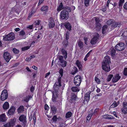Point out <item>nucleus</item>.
Here are the masks:
<instances>
[{"mask_svg": "<svg viewBox=\"0 0 127 127\" xmlns=\"http://www.w3.org/2000/svg\"><path fill=\"white\" fill-rule=\"evenodd\" d=\"M95 21L96 23H99L100 21V20L97 18H96Z\"/></svg>", "mask_w": 127, "mask_h": 127, "instance_id": "56", "label": "nucleus"}, {"mask_svg": "<svg viewBox=\"0 0 127 127\" xmlns=\"http://www.w3.org/2000/svg\"><path fill=\"white\" fill-rule=\"evenodd\" d=\"M123 74L125 75H127V68L124 69Z\"/></svg>", "mask_w": 127, "mask_h": 127, "instance_id": "51", "label": "nucleus"}, {"mask_svg": "<svg viewBox=\"0 0 127 127\" xmlns=\"http://www.w3.org/2000/svg\"><path fill=\"white\" fill-rule=\"evenodd\" d=\"M96 25L97 27H100L101 25L99 23H96Z\"/></svg>", "mask_w": 127, "mask_h": 127, "instance_id": "60", "label": "nucleus"}, {"mask_svg": "<svg viewBox=\"0 0 127 127\" xmlns=\"http://www.w3.org/2000/svg\"><path fill=\"white\" fill-rule=\"evenodd\" d=\"M34 87L32 86V87L31 88V89H30L31 91L32 92H33L34 90Z\"/></svg>", "mask_w": 127, "mask_h": 127, "instance_id": "63", "label": "nucleus"}, {"mask_svg": "<svg viewBox=\"0 0 127 127\" xmlns=\"http://www.w3.org/2000/svg\"><path fill=\"white\" fill-rule=\"evenodd\" d=\"M125 0H120L119 4V6L120 7L121 6L123 3L124 2Z\"/></svg>", "mask_w": 127, "mask_h": 127, "instance_id": "46", "label": "nucleus"}, {"mask_svg": "<svg viewBox=\"0 0 127 127\" xmlns=\"http://www.w3.org/2000/svg\"><path fill=\"white\" fill-rule=\"evenodd\" d=\"M114 20L112 19H110L108 20L107 22V23L108 25H110L113 23Z\"/></svg>", "mask_w": 127, "mask_h": 127, "instance_id": "41", "label": "nucleus"}, {"mask_svg": "<svg viewBox=\"0 0 127 127\" xmlns=\"http://www.w3.org/2000/svg\"><path fill=\"white\" fill-rule=\"evenodd\" d=\"M50 74V72H48V73H47L45 74V78L47 77L48 75H49Z\"/></svg>", "mask_w": 127, "mask_h": 127, "instance_id": "64", "label": "nucleus"}, {"mask_svg": "<svg viewBox=\"0 0 127 127\" xmlns=\"http://www.w3.org/2000/svg\"><path fill=\"white\" fill-rule=\"evenodd\" d=\"M52 93L53 94L52 95V100L54 102H56L57 98L58 96V93L55 92L54 91L52 92Z\"/></svg>", "mask_w": 127, "mask_h": 127, "instance_id": "11", "label": "nucleus"}, {"mask_svg": "<svg viewBox=\"0 0 127 127\" xmlns=\"http://www.w3.org/2000/svg\"><path fill=\"white\" fill-rule=\"evenodd\" d=\"M49 28H53L55 26V23L54 19L52 17H50L49 19Z\"/></svg>", "mask_w": 127, "mask_h": 127, "instance_id": "10", "label": "nucleus"}, {"mask_svg": "<svg viewBox=\"0 0 127 127\" xmlns=\"http://www.w3.org/2000/svg\"><path fill=\"white\" fill-rule=\"evenodd\" d=\"M59 72L61 74V76H59L58 77V78H59V77H61H61L62 76H63V69L62 68H61L60 69L59 71Z\"/></svg>", "mask_w": 127, "mask_h": 127, "instance_id": "49", "label": "nucleus"}, {"mask_svg": "<svg viewBox=\"0 0 127 127\" xmlns=\"http://www.w3.org/2000/svg\"><path fill=\"white\" fill-rule=\"evenodd\" d=\"M95 80L96 82L98 83H99L100 82L98 78L97 77H95Z\"/></svg>", "mask_w": 127, "mask_h": 127, "instance_id": "53", "label": "nucleus"}, {"mask_svg": "<svg viewBox=\"0 0 127 127\" xmlns=\"http://www.w3.org/2000/svg\"><path fill=\"white\" fill-rule=\"evenodd\" d=\"M110 0H108L107 1V3L106 5V6H107L108 7L109 4V3H110Z\"/></svg>", "mask_w": 127, "mask_h": 127, "instance_id": "61", "label": "nucleus"}, {"mask_svg": "<svg viewBox=\"0 0 127 127\" xmlns=\"http://www.w3.org/2000/svg\"><path fill=\"white\" fill-rule=\"evenodd\" d=\"M15 109V108L14 106L12 107L7 112V114L10 115H13L14 113Z\"/></svg>", "mask_w": 127, "mask_h": 127, "instance_id": "12", "label": "nucleus"}, {"mask_svg": "<svg viewBox=\"0 0 127 127\" xmlns=\"http://www.w3.org/2000/svg\"><path fill=\"white\" fill-rule=\"evenodd\" d=\"M71 90L73 92H76L79 91V90L77 87H72L71 88Z\"/></svg>", "mask_w": 127, "mask_h": 127, "instance_id": "32", "label": "nucleus"}, {"mask_svg": "<svg viewBox=\"0 0 127 127\" xmlns=\"http://www.w3.org/2000/svg\"><path fill=\"white\" fill-rule=\"evenodd\" d=\"M107 25H105L103 26L102 28V32L103 34L106 33V30L107 29Z\"/></svg>", "mask_w": 127, "mask_h": 127, "instance_id": "34", "label": "nucleus"}, {"mask_svg": "<svg viewBox=\"0 0 127 127\" xmlns=\"http://www.w3.org/2000/svg\"><path fill=\"white\" fill-rule=\"evenodd\" d=\"M58 119V118L56 115L54 116L52 118V119L53 121L54 122H56L57 121Z\"/></svg>", "mask_w": 127, "mask_h": 127, "instance_id": "43", "label": "nucleus"}, {"mask_svg": "<svg viewBox=\"0 0 127 127\" xmlns=\"http://www.w3.org/2000/svg\"><path fill=\"white\" fill-rule=\"evenodd\" d=\"M78 44L79 47L81 48H82L83 47V43L81 41H79L78 42Z\"/></svg>", "mask_w": 127, "mask_h": 127, "instance_id": "42", "label": "nucleus"}, {"mask_svg": "<svg viewBox=\"0 0 127 127\" xmlns=\"http://www.w3.org/2000/svg\"><path fill=\"white\" fill-rule=\"evenodd\" d=\"M62 86L61 84V77H59L58 78V81L56 82L54 86V89L55 92H58L59 87Z\"/></svg>", "mask_w": 127, "mask_h": 127, "instance_id": "2", "label": "nucleus"}, {"mask_svg": "<svg viewBox=\"0 0 127 127\" xmlns=\"http://www.w3.org/2000/svg\"><path fill=\"white\" fill-rule=\"evenodd\" d=\"M60 16L61 19L66 20L68 18V13L66 10H63L61 11Z\"/></svg>", "mask_w": 127, "mask_h": 127, "instance_id": "3", "label": "nucleus"}, {"mask_svg": "<svg viewBox=\"0 0 127 127\" xmlns=\"http://www.w3.org/2000/svg\"><path fill=\"white\" fill-rule=\"evenodd\" d=\"M25 34V33L24 31L22 30L20 31L19 33V35L21 36H24Z\"/></svg>", "mask_w": 127, "mask_h": 127, "instance_id": "50", "label": "nucleus"}, {"mask_svg": "<svg viewBox=\"0 0 127 127\" xmlns=\"http://www.w3.org/2000/svg\"><path fill=\"white\" fill-rule=\"evenodd\" d=\"M51 112L53 114H55L57 111V108L54 105H51L50 106Z\"/></svg>", "mask_w": 127, "mask_h": 127, "instance_id": "16", "label": "nucleus"}, {"mask_svg": "<svg viewBox=\"0 0 127 127\" xmlns=\"http://www.w3.org/2000/svg\"><path fill=\"white\" fill-rule=\"evenodd\" d=\"M63 57L62 56H60L59 57V59L60 63H61V65L62 67H65L66 65V62L63 60Z\"/></svg>", "mask_w": 127, "mask_h": 127, "instance_id": "9", "label": "nucleus"}, {"mask_svg": "<svg viewBox=\"0 0 127 127\" xmlns=\"http://www.w3.org/2000/svg\"><path fill=\"white\" fill-rule=\"evenodd\" d=\"M76 63L79 69L80 70H81L82 66L80 61L78 60H77V61Z\"/></svg>", "mask_w": 127, "mask_h": 127, "instance_id": "24", "label": "nucleus"}, {"mask_svg": "<svg viewBox=\"0 0 127 127\" xmlns=\"http://www.w3.org/2000/svg\"><path fill=\"white\" fill-rule=\"evenodd\" d=\"M48 8V6H44L41 8V10L42 11H44L45 12H47Z\"/></svg>", "mask_w": 127, "mask_h": 127, "instance_id": "29", "label": "nucleus"}, {"mask_svg": "<svg viewBox=\"0 0 127 127\" xmlns=\"http://www.w3.org/2000/svg\"><path fill=\"white\" fill-rule=\"evenodd\" d=\"M126 47L125 44L121 42L117 44L115 46V49L119 51H122L124 50Z\"/></svg>", "mask_w": 127, "mask_h": 127, "instance_id": "4", "label": "nucleus"}, {"mask_svg": "<svg viewBox=\"0 0 127 127\" xmlns=\"http://www.w3.org/2000/svg\"><path fill=\"white\" fill-rule=\"evenodd\" d=\"M99 37V35L97 34V36H94L91 40V43L92 44H94L97 42V39Z\"/></svg>", "mask_w": 127, "mask_h": 127, "instance_id": "13", "label": "nucleus"}, {"mask_svg": "<svg viewBox=\"0 0 127 127\" xmlns=\"http://www.w3.org/2000/svg\"><path fill=\"white\" fill-rule=\"evenodd\" d=\"M72 113L70 112H67L65 115V117L66 118H70L72 116Z\"/></svg>", "mask_w": 127, "mask_h": 127, "instance_id": "31", "label": "nucleus"}, {"mask_svg": "<svg viewBox=\"0 0 127 127\" xmlns=\"http://www.w3.org/2000/svg\"><path fill=\"white\" fill-rule=\"evenodd\" d=\"M30 46H28L24 47L22 48V50L23 51H25L29 49Z\"/></svg>", "mask_w": 127, "mask_h": 127, "instance_id": "47", "label": "nucleus"}, {"mask_svg": "<svg viewBox=\"0 0 127 127\" xmlns=\"http://www.w3.org/2000/svg\"><path fill=\"white\" fill-rule=\"evenodd\" d=\"M121 24L120 22H116L113 24L112 26L114 28L117 27H119L121 26Z\"/></svg>", "mask_w": 127, "mask_h": 127, "instance_id": "27", "label": "nucleus"}, {"mask_svg": "<svg viewBox=\"0 0 127 127\" xmlns=\"http://www.w3.org/2000/svg\"><path fill=\"white\" fill-rule=\"evenodd\" d=\"M15 121L16 119L15 118L11 120L9 123L10 126H11V127L15 125Z\"/></svg>", "mask_w": 127, "mask_h": 127, "instance_id": "25", "label": "nucleus"}, {"mask_svg": "<svg viewBox=\"0 0 127 127\" xmlns=\"http://www.w3.org/2000/svg\"><path fill=\"white\" fill-rule=\"evenodd\" d=\"M90 93L89 92L87 93L85 95V99L86 100L88 101L90 99Z\"/></svg>", "mask_w": 127, "mask_h": 127, "instance_id": "23", "label": "nucleus"}, {"mask_svg": "<svg viewBox=\"0 0 127 127\" xmlns=\"http://www.w3.org/2000/svg\"><path fill=\"white\" fill-rule=\"evenodd\" d=\"M93 111V109H91L89 111L88 116L87 117V120L89 121L91 119L92 115V113Z\"/></svg>", "mask_w": 127, "mask_h": 127, "instance_id": "17", "label": "nucleus"}, {"mask_svg": "<svg viewBox=\"0 0 127 127\" xmlns=\"http://www.w3.org/2000/svg\"><path fill=\"white\" fill-rule=\"evenodd\" d=\"M68 42L67 40H64L63 41V42L62 43L63 44V45L64 46V47H66L68 45Z\"/></svg>", "mask_w": 127, "mask_h": 127, "instance_id": "37", "label": "nucleus"}, {"mask_svg": "<svg viewBox=\"0 0 127 127\" xmlns=\"http://www.w3.org/2000/svg\"><path fill=\"white\" fill-rule=\"evenodd\" d=\"M113 75H109L108 76V77L107 78V80L108 81V82H109V81H110L112 77H113Z\"/></svg>", "mask_w": 127, "mask_h": 127, "instance_id": "40", "label": "nucleus"}, {"mask_svg": "<svg viewBox=\"0 0 127 127\" xmlns=\"http://www.w3.org/2000/svg\"><path fill=\"white\" fill-rule=\"evenodd\" d=\"M116 53V51L114 48L111 49V54L112 56H113L115 55Z\"/></svg>", "mask_w": 127, "mask_h": 127, "instance_id": "35", "label": "nucleus"}, {"mask_svg": "<svg viewBox=\"0 0 127 127\" xmlns=\"http://www.w3.org/2000/svg\"><path fill=\"white\" fill-rule=\"evenodd\" d=\"M110 58L108 56H106L102 63V68L105 71L108 72L110 70L109 64L111 63Z\"/></svg>", "mask_w": 127, "mask_h": 127, "instance_id": "1", "label": "nucleus"}, {"mask_svg": "<svg viewBox=\"0 0 127 127\" xmlns=\"http://www.w3.org/2000/svg\"><path fill=\"white\" fill-rule=\"evenodd\" d=\"M123 7L125 9L127 10V1L125 4L123 6Z\"/></svg>", "mask_w": 127, "mask_h": 127, "instance_id": "57", "label": "nucleus"}, {"mask_svg": "<svg viewBox=\"0 0 127 127\" xmlns=\"http://www.w3.org/2000/svg\"><path fill=\"white\" fill-rule=\"evenodd\" d=\"M74 69L75 70L74 71L72 72V74H74L78 71V69L76 67H74Z\"/></svg>", "mask_w": 127, "mask_h": 127, "instance_id": "52", "label": "nucleus"}, {"mask_svg": "<svg viewBox=\"0 0 127 127\" xmlns=\"http://www.w3.org/2000/svg\"><path fill=\"white\" fill-rule=\"evenodd\" d=\"M44 108L45 110H47L49 109V107L47 104H45L44 105Z\"/></svg>", "mask_w": 127, "mask_h": 127, "instance_id": "55", "label": "nucleus"}, {"mask_svg": "<svg viewBox=\"0 0 127 127\" xmlns=\"http://www.w3.org/2000/svg\"><path fill=\"white\" fill-rule=\"evenodd\" d=\"M64 124L61 123L60 124L59 126V127H64Z\"/></svg>", "mask_w": 127, "mask_h": 127, "instance_id": "59", "label": "nucleus"}, {"mask_svg": "<svg viewBox=\"0 0 127 127\" xmlns=\"http://www.w3.org/2000/svg\"><path fill=\"white\" fill-rule=\"evenodd\" d=\"M19 120L20 121L23 122H26V117L25 115H22L19 117Z\"/></svg>", "mask_w": 127, "mask_h": 127, "instance_id": "20", "label": "nucleus"}, {"mask_svg": "<svg viewBox=\"0 0 127 127\" xmlns=\"http://www.w3.org/2000/svg\"><path fill=\"white\" fill-rule=\"evenodd\" d=\"M15 38L14 34L12 32H10L5 36H4L3 39L6 41L11 40L14 39Z\"/></svg>", "mask_w": 127, "mask_h": 127, "instance_id": "5", "label": "nucleus"}, {"mask_svg": "<svg viewBox=\"0 0 127 127\" xmlns=\"http://www.w3.org/2000/svg\"><path fill=\"white\" fill-rule=\"evenodd\" d=\"M8 97V94L7 91L6 90L3 91L1 94L0 96L1 99L2 101H3L7 99Z\"/></svg>", "mask_w": 127, "mask_h": 127, "instance_id": "7", "label": "nucleus"}, {"mask_svg": "<svg viewBox=\"0 0 127 127\" xmlns=\"http://www.w3.org/2000/svg\"><path fill=\"white\" fill-rule=\"evenodd\" d=\"M124 110L125 111V113H127V103L126 102H124L123 103Z\"/></svg>", "mask_w": 127, "mask_h": 127, "instance_id": "21", "label": "nucleus"}, {"mask_svg": "<svg viewBox=\"0 0 127 127\" xmlns=\"http://www.w3.org/2000/svg\"><path fill=\"white\" fill-rule=\"evenodd\" d=\"M121 77V76H119V74H116L113 77L112 80V81L114 83L117 82L120 79Z\"/></svg>", "mask_w": 127, "mask_h": 127, "instance_id": "14", "label": "nucleus"}, {"mask_svg": "<svg viewBox=\"0 0 127 127\" xmlns=\"http://www.w3.org/2000/svg\"><path fill=\"white\" fill-rule=\"evenodd\" d=\"M31 98V96L29 95L27 96L26 97L24 98V101L27 102H28Z\"/></svg>", "mask_w": 127, "mask_h": 127, "instance_id": "38", "label": "nucleus"}, {"mask_svg": "<svg viewBox=\"0 0 127 127\" xmlns=\"http://www.w3.org/2000/svg\"><path fill=\"white\" fill-rule=\"evenodd\" d=\"M3 57L4 59L7 62H9L11 58V56L9 53L8 52H5L3 54Z\"/></svg>", "mask_w": 127, "mask_h": 127, "instance_id": "8", "label": "nucleus"}, {"mask_svg": "<svg viewBox=\"0 0 127 127\" xmlns=\"http://www.w3.org/2000/svg\"><path fill=\"white\" fill-rule=\"evenodd\" d=\"M64 24V25L68 30L70 31L71 29L70 24L69 23H66Z\"/></svg>", "mask_w": 127, "mask_h": 127, "instance_id": "18", "label": "nucleus"}, {"mask_svg": "<svg viewBox=\"0 0 127 127\" xmlns=\"http://www.w3.org/2000/svg\"><path fill=\"white\" fill-rule=\"evenodd\" d=\"M89 0H85V4L86 6H88L89 5Z\"/></svg>", "mask_w": 127, "mask_h": 127, "instance_id": "48", "label": "nucleus"}, {"mask_svg": "<svg viewBox=\"0 0 127 127\" xmlns=\"http://www.w3.org/2000/svg\"><path fill=\"white\" fill-rule=\"evenodd\" d=\"M103 118L105 119H114L113 117L108 115H105L103 116Z\"/></svg>", "mask_w": 127, "mask_h": 127, "instance_id": "28", "label": "nucleus"}, {"mask_svg": "<svg viewBox=\"0 0 127 127\" xmlns=\"http://www.w3.org/2000/svg\"><path fill=\"white\" fill-rule=\"evenodd\" d=\"M31 59V58L30 57L27 58L26 59V61H29Z\"/></svg>", "mask_w": 127, "mask_h": 127, "instance_id": "62", "label": "nucleus"}, {"mask_svg": "<svg viewBox=\"0 0 127 127\" xmlns=\"http://www.w3.org/2000/svg\"><path fill=\"white\" fill-rule=\"evenodd\" d=\"M40 20H36L34 23L33 25V26L36 28L39 27V26L40 25Z\"/></svg>", "mask_w": 127, "mask_h": 127, "instance_id": "22", "label": "nucleus"}, {"mask_svg": "<svg viewBox=\"0 0 127 127\" xmlns=\"http://www.w3.org/2000/svg\"><path fill=\"white\" fill-rule=\"evenodd\" d=\"M63 54L64 55V58L65 59H66L67 57V53L66 51H65L64 49L62 48L61 50Z\"/></svg>", "mask_w": 127, "mask_h": 127, "instance_id": "30", "label": "nucleus"}, {"mask_svg": "<svg viewBox=\"0 0 127 127\" xmlns=\"http://www.w3.org/2000/svg\"><path fill=\"white\" fill-rule=\"evenodd\" d=\"M9 104L8 102H6L3 104L2 107L5 110L9 108Z\"/></svg>", "mask_w": 127, "mask_h": 127, "instance_id": "19", "label": "nucleus"}, {"mask_svg": "<svg viewBox=\"0 0 127 127\" xmlns=\"http://www.w3.org/2000/svg\"><path fill=\"white\" fill-rule=\"evenodd\" d=\"M6 120V116L5 114H3L0 115V122H4Z\"/></svg>", "mask_w": 127, "mask_h": 127, "instance_id": "15", "label": "nucleus"}, {"mask_svg": "<svg viewBox=\"0 0 127 127\" xmlns=\"http://www.w3.org/2000/svg\"><path fill=\"white\" fill-rule=\"evenodd\" d=\"M24 109V106H20L18 109V112L20 113L22 111H23Z\"/></svg>", "mask_w": 127, "mask_h": 127, "instance_id": "36", "label": "nucleus"}, {"mask_svg": "<svg viewBox=\"0 0 127 127\" xmlns=\"http://www.w3.org/2000/svg\"><path fill=\"white\" fill-rule=\"evenodd\" d=\"M69 31H67L66 32V34L65 35V38L66 40H67L69 38Z\"/></svg>", "mask_w": 127, "mask_h": 127, "instance_id": "39", "label": "nucleus"}, {"mask_svg": "<svg viewBox=\"0 0 127 127\" xmlns=\"http://www.w3.org/2000/svg\"><path fill=\"white\" fill-rule=\"evenodd\" d=\"M82 78L81 77L78 75L75 76L74 78V82L76 86H79L81 83Z\"/></svg>", "mask_w": 127, "mask_h": 127, "instance_id": "6", "label": "nucleus"}, {"mask_svg": "<svg viewBox=\"0 0 127 127\" xmlns=\"http://www.w3.org/2000/svg\"><path fill=\"white\" fill-rule=\"evenodd\" d=\"M64 10H66L68 12H70L71 11V9L70 7H65L64 8Z\"/></svg>", "mask_w": 127, "mask_h": 127, "instance_id": "45", "label": "nucleus"}, {"mask_svg": "<svg viewBox=\"0 0 127 127\" xmlns=\"http://www.w3.org/2000/svg\"><path fill=\"white\" fill-rule=\"evenodd\" d=\"M12 51L15 53H18L19 52V51L18 50L15 48L12 49Z\"/></svg>", "mask_w": 127, "mask_h": 127, "instance_id": "44", "label": "nucleus"}, {"mask_svg": "<svg viewBox=\"0 0 127 127\" xmlns=\"http://www.w3.org/2000/svg\"><path fill=\"white\" fill-rule=\"evenodd\" d=\"M117 106L116 104V102L115 101H114L113 103L109 107V109H110L111 108H114Z\"/></svg>", "mask_w": 127, "mask_h": 127, "instance_id": "33", "label": "nucleus"}, {"mask_svg": "<svg viewBox=\"0 0 127 127\" xmlns=\"http://www.w3.org/2000/svg\"><path fill=\"white\" fill-rule=\"evenodd\" d=\"M5 127H10L11 126L10 125L9 123H7L4 125Z\"/></svg>", "mask_w": 127, "mask_h": 127, "instance_id": "54", "label": "nucleus"}, {"mask_svg": "<svg viewBox=\"0 0 127 127\" xmlns=\"http://www.w3.org/2000/svg\"><path fill=\"white\" fill-rule=\"evenodd\" d=\"M98 109H95L94 111V113H92V115L93 114H95L96 113V112L98 111Z\"/></svg>", "mask_w": 127, "mask_h": 127, "instance_id": "58", "label": "nucleus"}, {"mask_svg": "<svg viewBox=\"0 0 127 127\" xmlns=\"http://www.w3.org/2000/svg\"><path fill=\"white\" fill-rule=\"evenodd\" d=\"M63 5L62 2L60 3L58 6V8L57 9L58 11H60L62 9H64Z\"/></svg>", "mask_w": 127, "mask_h": 127, "instance_id": "26", "label": "nucleus"}]
</instances>
